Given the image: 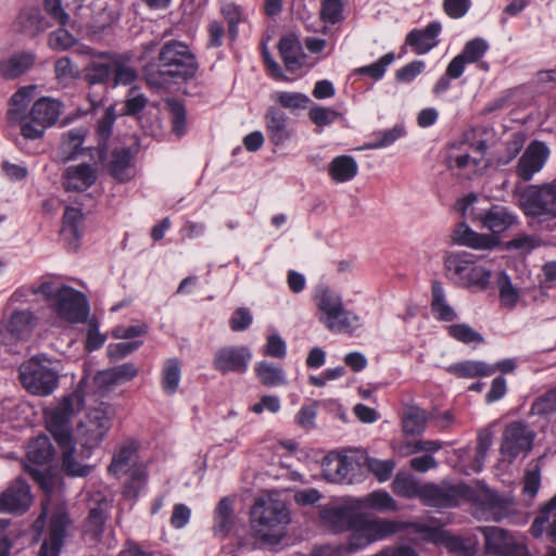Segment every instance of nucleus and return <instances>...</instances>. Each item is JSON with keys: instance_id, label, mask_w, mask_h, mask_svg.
<instances>
[{"instance_id": "f257e3e1", "label": "nucleus", "mask_w": 556, "mask_h": 556, "mask_svg": "<svg viewBox=\"0 0 556 556\" xmlns=\"http://www.w3.org/2000/svg\"><path fill=\"white\" fill-rule=\"evenodd\" d=\"M198 71V59L188 45L172 39L143 65L142 75L149 88L160 91L193 79Z\"/></svg>"}, {"instance_id": "f03ea898", "label": "nucleus", "mask_w": 556, "mask_h": 556, "mask_svg": "<svg viewBox=\"0 0 556 556\" xmlns=\"http://www.w3.org/2000/svg\"><path fill=\"white\" fill-rule=\"evenodd\" d=\"M405 530L419 535V538L409 539L414 543L418 541L439 543L444 540L446 534L441 527L430 526L426 522L392 520L362 513L355 532L350 534L344 551L348 554L357 553L372 543L387 540Z\"/></svg>"}, {"instance_id": "7ed1b4c3", "label": "nucleus", "mask_w": 556, "mask_h": 556, "mask_svg": "<svg viewBox=\"0 0 556 556\" xmlns=\"http://www.w3.org/2000/svg\"><path fill=\"white\" fill-rule=\"evenodd\" d=\"M251 526L255 536L265 544L281 542L290 523V513L285 502L258 500L251 508Z\"/></svg>"}, {"instance_id": "20e7f679", "label": "nucleus", "mask_w": 556, "mask_h": 556, "mask_svg": "<svg viewBox=\"0 0 556 556\" xmlns=\"http://www.w3.org/2000/svg\"><path fill=\"white\" fill-rule=\"evenodd\" d=\"M73 519L65 505H53L49 510L42 506V510L33 523L38 534L45 532L38 556H60L70 536Z\"/></svg>"}, {"instance_id": "39448f33", "label": "nucleus", "mask_w": 556, "mask_h": 556, "mask_svg": "<svg viewBox=\"0 0 556 556\" xmlns=\"http://www.w3.org/2000/svg\"><path fill=\"white\" fill-rule=\"evenodd\" d=\"M33 293L42 294L56 315L68 323H84L89 315L86 295L70 286H58L52 281H45L34 288Z\"/></svg>"}, {"instance_id": "423d86ee", "label": "nucleus", "mask_w": 556, "mask_h": 556, "mask_svg": "<svg viewBox=\"0 0 556 556\" xmlns=\"http://www.w3.org/2000/svg\"><path fill=\"white\" fill-rule=\"evenodd\" d=\"M84 405V392L77 388L72 393L65 395L55 407L45 413L47 429L56 444L75 441L73 438L72 418L83 409Z\"/></svg>"}, {"instance_id": "0eeeda50", "label": "nucleus", "mask_w": 556, "mask_h": 556, "mask_svg": "<svg viewBox=\"0 0 556 556\" xmlns=\"http://www.w3.org/2000/svg\"><path fill=\"white\" fill-rule=\"evenodd\" d=\"M114 410L109 404L101 403L87 412L77 428V443L81 446L83 455L89 457L100 447L112 427Z\"/></svg>"}, {"instance_id": "6e6552de", "label": "nucleus", "mask_w": 556, "mask_h": 556, "mask_svg": "<svg viewBox=\"0 0 556 556\" xmlns=\"http://www.w3.org/2000/svg\"><path fill=\"white\" fill-rule=\"evenodd\" d=\"M520 208L527 217L540 223L556 218V180L528 186L520 194Z\"/></svg>"}, {"instance_id": "1a4fd4ad", "label": "nucleus", "mask_w": 556, "mask_h": 556, "mask_svg": "<svg viewBox=\"0 0 556 556\" xmlns=\"http://www.w3.org/2000/svg\"><path fill=\"white\" fill-rule=\"evenodd\" d=\"M22 386L31 394L50 395L59 386V374L43 364L38 356L31 357L18 367Z\"/></svg>"}, {"instance_id": "9d476101", "label": "nucleus", "mask_w": 556, "mask_h": 556, "mask_svg": "<svg viewBox=\"0 0 556 556\" xmlns=\"http://www.w3.org/2000/svg\"><path fill=\"white\" fill-rule=\"evenodd\" d=\"M319 311L324 313L320 320L334 332L345 331L351 327L349 312L344 309L341 296L333 290L323 287L315 296Z\"/></svg>"}, {"instance_id": "9b49d317", "label": "nucleus", "mask_w": 556, "mask_h": 556, "mask_svg": "<svg viewBox=\"0 0 556 556\" xmlns=\"http://www.w3.org/2000/svg\"><path fill=\"white\" fill-rule=\"evenodd\" d=\"M534 438V432L522 421L508 424L500 448L503 460L511 464L520 454H527L533 446Z\"/></svg>"}, {"instance_id": "f8f14e48", "label": "nucleus", "mask_w": 556, "mask_h": 556, "mask_svg": "<svg viewBox=\"0 0 556 556\" xmlns=\"http://www.w3.org/2000/svg\"><path fill=\"white\" fill-rule=\"evenodd\" d=\"M476 514L488 521L500 522L508 519L516 514L514 498L486 490L476 502Z\"/></svg>"}, {"instance_id": "ddd939ff", "label": "nucleus", "mask_w": 556, "mask_h": 556, "mask_svg": "<svg viewBox=\"0 0 556 556\" xmlns=\"http://www.w3.org/2000/svg\"><path fill=\"white\" fill-rule=\"evenodd\" d=\"M362 505L352 501L342 505L328 506L320 510L321 521L336 533L355 532L361 517Z\"/></svg>"}, {"instance_id": "4468645a", "label": "nucleus", "mask_w": 556, "mask_h": 556, "mask_svg": "<svg viewBox=\"0 0 556 556\" xmlns=\"http://www.w3.org/2000/svg\"><path fill=\"white\" fill-rule=\"evenodd\" d=\"M468 486L464 483H424L421 502L430 507L451 508L466 496Z\"/></svg>"}, {"instance_id": "2eb2a0df", "label": "nucleus", "mask_w": 556, "mask_h": 556, "mask_svg": "<svg viewBox=\"0 0 556 556\" xmlns=\"http://www.w3.org/2000/svg\"><path fill=\"white\" fill-rule=\"evenodd\" d=\"M472 220H478L481 227L491 231L490 235L504 233L513 226L519 224L518 215L509 207L501 204H492L489 208L479 212L471 211Z\"/></svg>"}, {"instance_id": "dca6fc26", "label": "nucleus", "mask_w": 556, "mask_h": 556, "mask_svg": "<svg viewBox=\"0 0 556 556\" xmlns=\"http://www.w3.org/2000/svg\"><path fill=\"white\" fill-rule=\"evenodd\" d=\"M54 447L46 434L38 435L28 445L27 459L31 465L26 466V471L41 486L46 485L48 475L36 466L48 465L54 457Z\"/></svg>"}, {"instance_id": "f3484780", "label": "nucleus", "mask_w": 556, "mask_h": 556, "mask_svg": "<svg viewBox=\"0 0 556 556\" xmlns=\"http://www.w3.org/2000/svg\"><path fill=\"white\" fill-rule=\"evenodd\" d=\"M31 502L29 484L24 478H16L0 495V513L24 514L29 509Z\"/></svg>"}, {"instance_id": "a211bd4d", "label": "nucleus", "mask_w": 556, "mask_h": 556, "mask_svg": "<svg viewBox=\"0 0 556 556\" xmlns=\"http://www.w3.org/2000/svg\"><path fill=\"white\" fill-rule=\"evenodd\" d=\"M251 357L252 354L247 346H223L215 352L213 368L223 375L242 374L247 370Z\"/></svg>"}, {"instance_id": "6ab92c4d", "label": "nucleus", "mask_w": 556, "mask_h": 556, "mask_svg": "<svg viewBox=\"0 0 556 556\" xmlns=\"http://www.w3.org/2000/svg\"><path fill=\"white\" fill-rule=\"evenodd\" d=\"M76 14L80 17L81 23L96 34L112 26L119 17L115 10L100 1H94L87 8L79 5Z\"/></svg>"}, {"instance_id": "aec40b11", "label": "nucleus", "mask_w": 556, "mask_h": 556, "mask_svg": "<svg viewBox=\"0 0 556 556\" xmlns=\"http://www.w3.org/2000/svg\"><path fill=\"white\" fill-rule=\"evenodd\" d=\"M548 154L549 150L544 142L532 141L518 160L516 166L517 176L523 181L531 180L543 168Z\"/></svg>"}, {"instance_id": "412c9836", "label": "nucleus", "mask_w": 556, "mask_h": 556, "mask_svg": "<svg viewBox=\"0 0 556 556\" xmlns=\"http://www.w3.org/2000/svg\"><path fill=\"white\" fill-rule=\"evenodd\" d=\"M485 538V545L493 554L502 556H527V548L523 544L514 541L508 531L497 527H485L482 529Z\"/></svg>"}, {"instance_id": "4be33fe9", "label": "nucleus", "mask_w": 556, "mask_h": 556, "mask_svg": "<svg viewBox=\"0 0 556 556\" xmlns=\"http://www.w3.org/2000/svg\"><path fill=\"white\" fill-rule=\"evenodd\" d=\"M137 149L134 147L114 148L106 163L108 173L119 182H127L135 176V157Z\"/></svg>"}, {"instance_id": "5701e85b", "label": "nucleus", "mask_w": 556, "mask_h": 556, "mask_svg": "<svg viewBox=\"0 0 556 556\" xmlns=\"http://www.w3.org/2000/svg\"><path fill=\"white\" fill-rule=\"evenodd\" d=\"M453 241L475 250L492 251L501 247V238L494 235L479 233L472 230L465 222L457 224L452 235Z\"/></svg>"}, {"instance_id": "b1692460", "label": "nucleus", "mask_w": 556, "mask_h": 556, "mask_svg": "<svg viewBox=\"0 0 556 556\" xmlns=\"http://www.w3.org/2000/svg\"><path fill=\"white\" fill-rule=\"evenodd\" d=\"M266 132L269 141L279 147L283 146L293 136V129L289 126L287 114L280 109L270 106L265 114Z\"/></svg>"}, {"instance_id": "393cba45", "label": "nucleus", "mask_w": 556, "mask_h": 556, "mask_svg": "<svg viewBox=\"0 0 556 556\" xmlns=\"http://www.w3.org/2000/svg\"><path fill=\"white\" fill-rule=\"evenodd\" d=\"M97 178V169L88 163L70 166L63 173L64 189L66 191L84 192L96 184Z\"/></svg>"}, {"instance_id": "a878e982", "label": "nucleus", "mask_w": 556, "mask_h": 556, "mask_svg": "<svg viewBox=\"0 0 556 556\" xmlns=\"http://www.w3.org/2000/svg\"><path fill=\"white\" fill-rule=\"evenodd\" d=\"M62 102L48 97H42L35 101L28 117L46 129L53 126L62 112Z\"/></svg>"}, {"instance_id": "bb28decb", "label": "nucleus", "mask_w": 556, "mask_h": 556, "mask_svg": "<svg viewBox=\"0 0 556 556\" xmlns=\"http://www.w3.org/2000/svg\"><path fill=\"white\" fill-rule=\"evenodd\" d=\"M441 23L430 22L425 29H413L405 38V43L409 46L415 53L425 54L437 46L435 38L441 33Z\"/></svg>"}, {"instance_id": "cd10ccee", "label": "nucleus", "mask_w": 556, "mask_h": 556, "mask_svg": "<svg viewBox=\"0 0 556 556\" xmlns=\"http://www.w3.org/2000/svg\"><path fill=\"white\" fill-rule=\"evenodd\" d=\"M84 220V214L80 208L66 206L62 217L61 235L67 242L68 249L77 250L81 237L79 227Z\"/></svg>"}, {"instance_id": "c85d7f7f", "label": "nucleus", "mask_w": 556, "mask_h": 556, "mask_svg": "<svg viewBox=\"0 0 556 556\" xmlns=\"http://www.w3.org/2000/svg\"><path fill=\"white\" fill-rule=\"evenodd\" d=\"M476 262V255L472 253L454 252L445 257L444 267L447 275L460 286Z\"/></svg>"}, {"instance_id": "c756f323", "label": "nucleus", "mask_w": 556, "mask_h": 556, "mask_svg": "<svg viewBox=\"0 0 556 556\" xmlns=\"http://www.w3.org/2000/svg\"><path fill=\"white\" fill-rule=\"evenodd\" d=\"M33 52H17L0 62V74L3 78L13 80L26 73L35 63Z\"/></svg>"}, {"instance_id": "7c9ffc66", "label": "nucleus", "mask_w": 556, "mask_h": 556, "mask_svg": "<svg viewBox=\"0 0 556 556\" xmlns=\"http://www.w3.org/2000/svg\"><path fill=\"white\" fill-rule=\"evenodd\" d=\"M116 121V112L114 105L105 109L104 114L98 121L96 131L98 136L97 155L100 162L108 159V141L112 135L113 126Z\"/></svg>"}, {"instance_id": "2f4dec72", "label": "nucleus", "mask_w": 556, "mask_h": 556, "mask_svg": "<svg viewBox=\"0 0 556 556\" xmlns=\"http://www.w3.org/2000/svg\"><path fill=\"white\" fill-rule=\"evenodd\" d=\"M102 58L106 59L103 61H92L85 68L84 78L91 87L100 85L106 87L108 83L112 78L113 56L109 53H102Z\"/></svg>"}, {"instance_id": "473e14b6", "label": "nucleus", "mask_w": 556, "mask_h": 556, "mask_svg": "<svg viewBox=\"0 0 556 556\" xmlns=\"http://www.w3.org/2000/svg\"><path fill=\"white\" fill-rule=\"evenodd\" d=\"M431 313L440 321H453L457 318L454 308L447 303L442 283L434 280L431 285Z\"/></svg>"}, {"instance_id": "72a5a7b5", "label": "nucleus", "mask_w": 556, "mask_h": 556, "mask_svg": "<svg viewBox=\"0 0 556 556\" xmlns=\"http://www.w3.org/2000/svg\"><path fill=\"white\" fill-rule=\"evenodd\" d=\"M358 173V165L351 155H339L332 159L328 166L330 178L339 184L352 180Z\"/></svg>"}, {"instance_id": "f704fd0d", "label": "nucleus", "mask_w": 556, "mask_h": 556, "mask_svg": "<svg viewBox=\"0 0 556 556\" xmlns=\"http://www.w3.org/2000/svg\"><path fill=\"white\" fill-rule=\"evenodd\" d=\"M138 375L134 363H124L108 370L100 371L96 380L108 388L132 380Z\"/></svg>"}, {"instance_id": "c9c22d12", "label": "nucleus", "mask_w": 556, "mask_h": 556, "mask_svg": "<svg viewBox=\"0 0 556 556\" xmlns=\"http://www.w3.org/2000/svg\"><path fill=\"white\" fill-rule=\"evenodd\" d=\"M392 491L404 498H419L421 501L424 484L407 471H399L392 481Z\"/></svg>"}, {"instance_id": "e433bc0d", "label": "nucleus", "mask_w": 556, "mask_h": 556, "mask_svg": "<svg viewBox=\"0 0 556 556\" xmlns=\"http://www.w3.org/2000/svg\"><path fill=\"white\" fill-rule=\"evenodd\" d=\"M84 141L85 130L83 128H73L64 132L58 151L61 161L67 162L77 157Z\"/></svg>"}, {"instance_id": "4c0bfd02", "label": "nucleus", "mask_w": 556, "mask_h": 556, "mask_svg": "<svg viewBox=\"0 0 556 556\" xmlns=\"http://www.w3.org/2000/svg\"><path fill=\"white\" fill-rule=\"evenodd\" d=\"M447 371L458 378H476L493 375L494 368L481 361H464L451 365Z\"/></svg>"}, {"instance_id": "58836bf2", "label": "nucleus", "mask_w": 556, "mask_h": 556, "mask_svg": "<svg viewBox=\"0 0 556 556\" xmlns=\"http://www.w3.org/2000/svg\"><path fill=\"white\" fill-rule=\"evenodd\" d=\"M34 315L30 311H14L10 317L7 330L16 340L27 338L33 330Z\"/></svg>"}, {"instance_id": "ea45409f", "label": "nucleus", "mask_w": 556, "mask_h": 556, "mask_svg": "<svg viewBox=\"0 0 556 556\" xmlns=\"http://www.w3.org/2000/svg\"><path fill=\"white\" fill-rule=\"evenodd\" d=\"M427 414L424 409L410 406L403 413L402 428L406 435H420L427 426Z\"/></svg>"}, {"instance_id": "a19ab883", "label": "nucleus", "mask_w": 556, "mask_h": 556, "mask_svg": "<svg viewBox=\"0 0 556 556\" xmlns=\"http://www.w3.org/2000/svg\"><path fill=\"white\" fill-rule=\"evenodd\" d=\"M254 370L260 382L267 388L283 386L287 383L282 368L275 366L269 362H260L256 364Z\"/></svg>"}, {"instance_id": "79ce46f5", "label": "nucleus", "mask_w": 556, "mask_h": 556, "mask_svg": "<svg viewBox=\"0 0 556 556\" xmlns=\"http://www.w3.org/2000/svg\"><path fill=\"white\" fill-rule=\"evenodd\" d=\"M62 453V469L67 476L86 477L89 475V467L79 464L75 457V441L58 444Z\"/></svg>"}, {"instance_id": "37998d69", "label": "nucleus", "mask_w": 556, "mask_h": 556, "mask_svg": "<svg viewBox=\"0 0 556 556\" xmlns=\"http://www.w3.org/2000/svg\"><path fill=\"white\" fill-rule=\"evenodd\" d=\"M33 92L34 87L28 86L21 87L12 94L10 98V104L12 108L8 110V119L10 123H14L17 119H23L24 115H26V109L31 100Z\"/></svg>"}, {"instance_id": "c03bdc74", "label": "nucleus", "mask_w": 556, "mask_h": 556, "mask_svg": "<svg viewBox=\"0 0 556 556\" xmlns=\"http://www.w3.org/2000/svg\"><path fill=\"white\" fill-rule=\"evenodd\" d=\"M181 378V366L177 358H168L165 361L162 368V389L168 394L173 395L177 392Z\"/></svg>"}, {"instance_id": "a18cd8bd", "label": "nucleus", "mask_w": 556, "mask_h": 556, "mask_svg": "<svg viewBox=\"0 0 556 556\" xmlns=\"http://www.w3.org/2000/svg\"><path fill=\"white\" fill-rule=\"evenodd\" d=\"M137 453V445L135 442L123 444L113 455L112 462L109 466V472L114 476H121L128 472L130 462Z\"/></svg>"}, {"instance_id": "49530a36", "label": "nucleus", "mask_w": 556, "mask_h": 556, "mask_svg": "<svg viewBox=\"0 0 556 556\" xmlns=\"http://www.w3.org/2000/svg\"><path fill=\"white\" fill-rule=\"evenodd\" d=\"M16 23L22 33L33 37L48 27V23L38 10L22 12Z\"/></svg>"}, {"instance_id": "de8ad7c7", "label": "nucleus", "mask_w": 556, "mask_h": 556, "mask_svg": "<svg viewBox=\"0 0 556 556\" xmlns=\"http://www.w3.org/2000/svg\"><path fill=\"white\" fill-rule=\"evenodd\" d=\"M363 507L371 508L377 511H394L397 509L396 502L386 491H375L364 498L356 500Z\"/></svg>"}, {"instance_id": "09e8293b", "label": "nucleus", "mask_w": 556, "mask_h": 556, "mask_svg": "<svg viewBox=\"0 0 556 556\" xmlns=\"http://www.w3.org/2000/svg\"><path fill=\"white\" fill-rule=\"evenodd\" d=\"M278 49L280 56L288 71H295L296 68L300 67V47L296 40L289 37H282L279 40Z\"/></svg>"}, {"instance_id": "8fccbe9b", "label": "nucleus", "mask_w": 556, "mask_h": 556, "mask_svg": "<svg viewBox=\"0 0 556 556\" xmlns=\"http://www.w3.org/2000/svg\"><path fill=\"white\" fill-rule=\"evenodd\" d=\"M497 287L502 305L508 308H514L519 300V292L513 286L510 277L505 271L500 273L497 277Z\"/></svg>"}, {"instance_id": "3c124183", "label": "nucleus", "mask_w": 556, "mask_h": 556, "mask_svg": "<svg viewBox=\"0 0 556 556\" xmlns=\"http://www.w3.org/2000/svg\"><path fill=\"white\" fill-rule=\"evenodd\" d=\"M556 412V386L538 396L530 407L531 415L546 417Z\"/></svg>"}, {"instance_id": "603ef678", "label": "nucleus", "mask_w": 556, "mask_h": 556, "mask_svg": "<svg viewBox=\"0 0 556 556\" xmlns=\"http://www.w3.org/2000/svg\"><path fill=\"white\" fill-rule=\"evenodd\" d=\"M352 470V463L346 456L338 457L333 462L327 464L324 469L327 479L333 482H344L345 480L351 481L349 478Z\"/></svg>"}, {"instance_id": "864d4df0", "label": "nucleus", "mask_w": 556, "mask_h": 556, "mask_svg": "<svg viewBox=\"0 0 556 556\" xmlns=\"http://www.w3.org/2000/svg\"><path fill=\"white\" fill-rule=\"evenodd\" d=\"M274 100L283 109L291 111L306 109L311 102L305 93L292 91H277L274 94Z\"/></svg>"}, {"instance_id": "5fc2aeb1", "label": "nucleus", "mask_w": 556, "mask_h": 556, "mask_svg": "<svg viewBox=\"0 0 556 556\" xmlns=\"http://www.w3.org/2000/svg\"><path fill=\"white\" fill-rule=\"evenodd\" d=\"M366 467L370 473L374 475V477L379 482H386L391 477L395 469V462L393 459H378L374 457H368L365 460Z\"/></svg>"}, {"instance_id": "6e6d98bb", "label": "nucleus", "mask_w": 556, "mask_h": 556, "mask_svg": "<svg viewBox=\"0 0 556 556\" xmlns=\"http://www.w3.org/2000/svg\"><path fill=\"white\" fill-rule=\"evenodd\" d=\"M491 277V270L475 263L460 286L485 290L490 285Z\"/></svg>"}, {"instance_id": "4d7b16f0", "label": "nucleus", "mask_w": 556, "mask_h": 556, "mask_svg": "<svg viewBox=\"0 0 556 556\" xmlns=\"http://www.w3.org/2000/svg\"><path fill=\"white\" fill-rule=\"evenodd\" d=\"M394 60V52H388L375 63L357 68L356 73L359 75L369 76L375 80H380L384 76L387 67L391 65Z\"/></svg>"}, {"instance_id": "13d9d810", "label": "nucleus", "mask_w": 556, "mask_h": 556, "mask_svg": "<svg viewBox=\"0 0 556 556\" xmlns=\"http://www.w3.org/2000/svg\"><path fill=\"white\" fill-rule=\"evenodd\" d=\"M137 79V72L129 65L124 64L118 58L113 56L112 87L118 85H130Z\"/></svg>"}, {"instance_id": "bf43d9fd", "label": "nucleus", "mask_w": 556, "mask_h": 556, "mask_svg": "<svg viewBox=\"0 0 556 556\" xmlns=\"http://www.w3.org/2000/svg\"><path fill=\"white\" fill-rule=\"evenodd\" d=\"M172 131L177 136L181 137L187 130V112L182 103L177 100H170L168 102Z\"/></svg>"}, {"instance_id": "052dcab7", "label": "nucleus", "mask_w": 556, "mask_h": 556, "mask_svg": "<svg viewBox=\"0 0 556 556\" xmlns=\"http://www.w3.org/2000/svg\"><path fill=\"white\" fill-rule=\"evenodd\" d=\"M447 333L453 339L463 342L465 344L469 343H482L483 337L476 331L472 327L467 324H455L447 327Z\"/></svg>"}, {"instance_id": "680f3d73", "label": "nucleus", "mask_w": 556, "mask_h": 556, "mask_svg": "<svg viewBox=\"0 0 556 556\" xmlns=\"http://www.w3.org/2000/svg\"><path fill=\"white\" fill-rule=\"evenodd\" d=\"M489 50V43L485 39L477 37L467 41L459 53L467 63H476L484 56Z\"/></svg>"}, {"instance_id": "e2e57ef3", "label": "nucleus", "mask_w": 556, "mask_h": 556, "mask_svg": "<svg viewBox=\"0 0 556 556\" xmlns=\"http://www.w3.org/2000/svg\"><path fill=\"white\" fill-rule=\"evenodd\" d=\"M493 442V433L489 429H481L477 437V447L475 457V469L480 471L485 462L488 452Z\"/></svg>"}, {"instance_id": "0e129e2a", "label": "nucleus", "mask_w": 556, "mask_h": 556, "mask_svg": "<svg viewBox=\"0 0 556 556\" xmlns=\"http://www.w3.org/2000/svg\"><path fill=\"white\" fill-rule=\"evenodd\" d=\"M541 239L534 235L521 233L503 244L505 251L531 252L540 247Z\"/></svg>"}, {"instance_id": "69168bd1", "label": "nucleus", "mask_w": 556, "mask_h": 556, "mask_svg": "<svg viewBox=\"0 0 556 556\" xmlns=\"http://www.w3.org/2000/svg\"><path fill=\"white\" fill-rule=\"evenodd\" d=\"M108 519V515L101 505H97L89 510L86 528L88 532H91L94 538L102 535L104 526Z\"/></svg>"}, {"instance_id": "338daca9", "label": "nucleus", "mask_w": 556, "mask_h": 556, "mask_svg": "<svg viewBox=\"0 0 556 556\" xmlns=\"http://www.w3.org/2000/svg\"><path fill=\"white\" fill-rule=\"evenodd\" d=\"M343 8L342 0H324L320 9V18L331 25L338 24L344 18Z\"/></svg>"}, {"instance_id": "774afa93", "label": "nucleus", "mask_w": 556, "mask_h": 556, "mask_svg": "<svg viewBox=\"0 0 556 556\" xmlns=\"http://www.w3.org/2000/svg\"><path fill=\"white\" fill-rule=\"evenodd\" d=\"M308 117L316 126L325 127L340 117V113L333 109L315 104L309 109Z\"/></svg>"}]
</instances>
